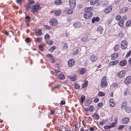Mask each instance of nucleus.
<instances>
[{"label": "nucleus", "mask_w": 131, "mask_h": 131, "mask_svg": "<svg viewBox=\"0 0 131 131\" xmlns=\"http://www.w3.org/2000/svg\"><path fill=\"white\" fill-rule=\"evenodd\" d=\"M39 49L41 51L43 50V48L41 45L40 46H39Z\"/></svg>", "instance_id": "64"}, {"label": "nucleus", "mask_w": 131, "mask_h": 131, "mask_svg": "<svg viewBox=\"0 0 131 131\" xmlns=\"http://www.w3.org/2000/svg\"><path fill=\"white\" fill-rule=\"evenodd\" d=\"M89 107H90L89 108V110L91 112H92L93 108V106H90Z\"/></svg>", "instance_id": "51"}, {"label": "nucleus", "mask_w": 131, "mask_h": 131, "mask_svg": "<svg viewBox=\"0 0 131 131\" xmlns=\"http://www.w3.org/2000/svg\"><path fill=\"white\" fill-rule=\"evenodd\" d=\"M74 87L76 89H78L80 88V86L77 84H75L74 85Z\"/></svg>", "instance_id": "37"}, {"label": "nucleus", "mask_w": 131, "mask_h": 131, "mask_svg": "<svg viewBox=\"0 0 131 131\" xmlns=\"http://www.w3.org/2000/svg\"><path fill=\"white\" fill-rule=\"evenodd\" d=\"M99 101V99L98 98H96L94 100V101L95 102H97Z\"/></svg>", "instance_id": "59"}, {"label": "nucleus", "mask_w": 131, "mask_h": 131, "mask_svg": "<svg viewBox=\"0 0 131 131\" xmlns=\"http://www.w3.org/2000/svg\"><path fill=\"white\" fill-rule=\"evenodd\" d=\"M124 22L123 20L120 21L118 23V25L121 27H122L124 25Z\"/></svg>", "instance_id": "27"}, {"label": "nucleus", "mask_w": 131, "mask_h": 131, "mask_svg": "<svg viewBox=\"0 0 131 131\" xmlns=\"http://www.w3.org/2000/svg\"><path fill=\"white\" fill-rule=\"evenodd\" d=\"M121 16L119 15H117L115 17L116 20L117 21H119L121 19Z\"/></svg>", "instance_id": "36"}, {"label": "nucleus", "mask_w": 131, "mask_h": 131, "mask_svg": "<svg viewBox=\"0 0 131 131\" xmlns=\"http://www.w3.org/2000/svg\"><path fill=\"white\" fill-rule=\"evenodd\" d=\"M55 3L57 5H60L62 4V2H61L60 0H57L55 1Z\"/></svg>", "instance_id": "34"}, {"label": "nucleus", "mask_w": 131, "mask_h": 131, "mask_svg": "<svg viewBox=\"0 0 131 131\" xmlns=\"http://www.w3.org/2000/svg\"><path fill=\"white\" fill-rule=\"evenodd\" d=\"M46 42L49 45H52L53 43V41L50 39H48L46 41Z\"/></svg>", "instance_id": "33"}, {"label": "nucleus", "mask_w": 131, "mask_h": 131, "mask_svg": "<svg viewBox=\"0 0 131 131\" xmlns=\"http://www.w3.org/2000/svg\"><path fill=\"white\" fill-rule=\"evenodd\" d=\"M86 70L84 68H81L80 70V74H84L85 73Z\"/></svg>", "instance_id": "28"}, {"label": "nucleus", "mask_w": 131, "mask_h": 131, "mask_svg": "<svg viewBox=\"0 0 131 131\" xmlns=\"http://www.w3.org/2000/svg\"><path fill=\"white\" fill-rule=\"evenodd\" d=\"M97 31L100 34H102V33L103 31V27L101 26H99V27L97 28Z\"/></svg>", "instance_id": "16"}, {"label": "nucleus", "mask_w": 131, "mask_h": 131, "mask_svg": "<svg viewBox=\"0 0 131 131\" xmlns=\"http://www.w3.org/2000/svg\"><path fill=\"white\" fill-rule=\"evenodd\" d=\"M58 78L61 79H64L65 77L64 75L62 74H59L58 75Z\"/></svg>", "instance_id": "25"}, {"label": "nucleus", "mask_w": 131, "mask_h": 131, "mask_svg": "<svg viewBox=\"0 0 131 131\" xmlns=\"http://www.w3.org/2000/svg\"><path fill=\"white\" fill-rule=\"evenodd\" d=\"M90 60L93 62H95L97 59L96 57L94 54L90 56Z\"/></svg>", "instance_id": "11"}, {"label": "nucleus", "mask_w": 131, "mask_h": 131, "mask_svg": "<svg viewBox=\"0 0 131 131\" xmlns=\"http://www.w3.org/2000/svg\"><path fill=\"white\" fill-rule=\"evenodd\" d=\"M92 12H90V13H85L84 15V17L86 19H89L91 17L92 15Z\"/></svg>", "instance_id": "10"}, {"label": "nucleus", "mask_w": 131, "mask_h": 131, "mask_svg": "<svg viewBox=\"0 0 131 131\" xmlns=\"http://www.w3.org/2000/svg\"><path fill=\"white\" fill-rule=\"evenodd\" d=\"M93 10V8L92 7H89L86 8L85 9V13H90L92 12V11Z\"/></svg>", "instance_id": "15"}, {"label": "nucleus", "mask_w": 131, "mask_h": 131, "mask_svg": "<svg viewBox=\"0 0 131 131\" xmlns=\"http://www.w3.org/2000/svg\"><path fill=\"white\" fill-rule=\"evenodd\" d=\"M119 61H118L117 60L114 61L110 62L109 63V64L110 66L114 65L117 63Z\"/></svg>", "instance_id": "24"}, {"label": "nucleus", "mask_w": 131, "mask_h": 131, "mask_svg": "<svg viewBox=\"0 0 131 131\" xmlns=\"http://www.w3.org/2000/svg\"><path fill=\"white\" fill-rule=\"evenodd\" d=\"M25 41L29 43L31 41V40L28 37L25 39Z\"/></svg>", "instance_id": "45"}, {"label": "nucleus", "mask_w": 131, "mask_h": 131, "mask_svg": "<svg viewBox=\"0 0 131 131\" xmlns=\"http://www.w3.org/2000/svg\"><path fill=\"white\" fill-rule=\"evenodd\" d=\"M70 80L73 81H74L76 80V78L74 77H70Z\"/></svg>", "instance_id": "43"}, {"label": "nucleus", "mask_w": 131, "mask_h": 131, "mask_svg": "<svg viewBox=\"0 0 131 131\" xmlns=\"http://www.w3.org/2000/svg\"><path fill=\"white\" fill-rule=\"evenodd\" d=\"M125 83L126 84H128L131 82V76H128L127 77L124 81Z\"/></svg>", "instance_id": "9"}, {"label": "nucleus", "mask_w": 131, "mask_h": 131, "mask_svg": "<svg viewBox=\"0 0 131 131\" xmlns=\"http://www.w3.org/2000/svg\"><path fill=\"white\" fill-rule=\"evenodd\" d=\"M124 127V126L123 125H120L119 126L118 128V129H121L123 128Z\"/></svg>", "instance_id": "62"}, {"label": "nucleus", "mask_w": 131, "mask_h": 131, "mask_svg": "<svg viewBox=\"0 0 131 131\" xmlns=\"http://www.w3.org/2000/svg\"><path fill=\"white\" fill-rule=\"evenodd\" d=\"M103 105V103L102 102L99 103L97 104V106L99 107H102Z\"/></svg>", "instance_id": "49"}, {"label": "nucleus", "mask_w": 131, "mask_h": 131, "mask_svg": "<svg viewBox=\"0 0 131 131\" xmlns=\"http://www.w3.org/2000/svg\"><path fill=\"white\" fill-rule=\"evenodd\" d=\"M75 50L73 52V53L74 54H77L78 52V49L76 48L75 49Z\"/></svg>", "instance_id": "55"}, {"label": "nucleus", "mask_w": 131, "mask_h": 131, "mask_svg": "<svg viewBox=\"0 0 131 131\" xmlns=\"http://www.w3.org/2000/svg\"><path fill=\"white\" fill-rule=\"evenodd\" d=\"M116 126V123L114 122H113L111 123L110 125V127H113Z\"/></svg>", "instance_id": "46"}, {"label": "nucleus", "mask_w": 131, "mask_h": 131, "mask_svg": "<svg viewBox=\"0 0 131 131\" xmlns=\"http://www.w3.org/2000/svg\"><path fill=\"white\" fill-rule=\"evenodd\" d=\"M85 99V96L84 95H81V101L82 103L84 101V100Z\"/></svg>", "instance_id": "38"}, {"label": "nucleus", "mask_w": 131, "mask_h": 131, "mask_svg": "<svg viewBox=\"0 0 131 131\" xmlns=\"http://www.w3.org/2000/svg\"><path fill=\"white\" fill-rule=\"evenodd\" d=\"M50 36L48 34H46V35L45 36V38L46 39H49L50 38Z\"/></svg>", "instance_id": "48"}, {"label": "nucleus", "mask_w": 131, "mask_h": 131, "mask_svg": "<svg viewBox=\"0 0 131 131\" xmlns=\"http://www.w3.org/2000/svg\"><path fill=\"white\" fill-rule=\"evenodd\" d=\"M97 0H91L90 2L91 4L92 5L95 4L97 2Z\"/></svg>", "instance_id": "31"}, {"label": "nucleus", "mask_w": 131, "mask_h": 131, "mask_svg": "<svg viewBox=\"0 0 131 131\" xmlns=\"http://www.w3.org/2000/svg\"><path fill=\"white\" fill-rule=\"evenodd\" d=\"M59 72H60V71L59 70H55L53 74L56 76L57 73Z\"/></svg>", "instance_id": "42"}, {"label": "nucleus", "mask_w": 131, "mask_h": 131, "mask_svg": "<svg viewBox=\"0 0 131 131\" xmlns=\"http://www.w3.org/2000/svg\"><path fill=\"white\" fill-rule=\"evenodd\" d=\"M112 7L110 6L108 7L104 10V13H109L110 11H111L112 9Z\"/></svg>", "instance_id": "13"}, {"label": "nucleus", "mask_w": 131, "mask_h": 131, "mask_svg": "<svg viewBox=\"0 0 131 131\" xmlns=\"http://www.w3.org/2000/svg\"><path fill=\"white\" fill-rule=\"evenodd\" d=\"M125 110L126 112L128 113H129L131 112V108L129 107H126L125 108Z\"/></svg>", "instance_id": "30"}, {"label": "nucleus", "mask_w": 131, "mask_h": 131, "mask_svg": "<svg viewBox=\"0 0 131 131\" xmlns=\"http://www.w3.org/2000/svg\"><path fill=\"white\" fill-rule=\"evenodd\" d=\"M128 8L127 7H125L121 9L120 10V12L123 13H125L127 11Z\"/></svg>", "instance_id": "23"}, {"label": "nucleus", "mask_w": 131, "mask_h": 131, "mask_svg": "<svg viewBox=\"0 0 131 131\" xmlns=\"http://www.w3.org/2000/svg\"><path fill=\"white\" fill-rule=\"evenodd\" d=\"M35 35L37 36H40L42 34L41 30L40 29H36L35 31Z\"/></svg>", "instance_id": "12"}, {"label": "nucleus", "mask_w": 131, "mask_h": 131, "mask_svg": "<svg viewBox=\"0 0 131 131\" xmlns=\"http://www.w3.org/2000/svg\"><path fill=\"white\" fill-rule=\"evenodd\" d=\"M17 3L19 4L20 5L22 3L21 0H17Z\"/></svg>", "instance_id": "57"}, {"label": "nucleus", "mask_w": 131, "mask_h": 131, "mask_svg": "<svg viewBox=\"0 0 131 131\" xmlns=\"http://www.w3.org/2000/svg\"><path fill=\"white\" fill-rule=\"evenodd\" d=\"M35 3V2L33 0H29L28 3L29 4L31 5Z\"/></svg>", "instance_id": "40"}, {"label": "nucleus", "mask_w": 131, "mask_h": 131, "mask_svg": "<svg viewBox=\"0 0 131 131\" xmlns=\"http://www.w3.org/2000/svg\"><path fill=\"white\" fill-rule=\"evenodd\" d=\"M56 48V47L54 46H53L52 47H51V49H50V51H53Z\"/></svg>", "instance_id": "54"}, {"label": "nucleus", "mask_w": 131, "mask_h": 131, "mask_svg": "<svg viewBox=\"0 0 131 131\" xmlns=\"http://www.w3.org/2000/svg\"><path fill=\"white\" fill-rule=\"evenodd\" d=\"M46 56L48 57H50V59L51 58L53 57L50 54H48L46 55Z\"/></svg>", "instance_id": "58"}, {"label": "nucleus", "mask_w": 131, "mask_h": 131, "mask_svg": "<svg viewBox=\"0 0 131 131\" xmlns=\"http://www.w3.org/2000/svg\"><path fill=\"white\" fill-rule=\"evenodd\" d=\"M110 105L112 107H113L114 106L115 104L113 102L110 103Z\"/></svg>", "instance_id": "61"}, {"label": "nucleus", "mask_w": 131, "mask_h": 131, "mask_svg": "<svg viewBox=\"0 0 131 131\" xmlns=\"http://www.w3.org/2000/svg\"><path fill=\"white\" fill-rule=\"evenodd\" d=\"M105 122H104V121H102V122H100V124L101 125H103L104 124H105Z\"/></svg>", "instance_id": "63"}, {"label": "nucleus", "mask_w": 131, "mask_h": 131, "mask_svg": "<svg viewBox=\"0 0 131 131\" xmlns=\"http://www.w3.org/2000/svg\"><path fill=\"white\" fill-rule=\"evenodd\" d=\"M119 48V46L118 45H116L114 47L113 49L115 51H117L118 50Z\"/></svg>", "instance_id": "32"}, {"label": "nucleus", "mask_w": 131, "mask_h": 131, "mask_svg": "<svg viewBox=\"0 0 131 131\" xmlns=\"http://www.w3.org/2000/svg\"><path fill=\"white\" fill-rule=\"evenodd\" d=\"M61 13V10L59 9L54 11V13L56 16H58L60 15Z\"/></svg>", "instance_id": "14"}, {"label": "nucleus", "mask_w": 131, "mask_h": 131, "mask_svg": "<svg viewBox=\"0 0 131 131\" xmlns=\"http://www.w3.org/2000/svg\"><path fill=\"white\" fill-rule=\"evenodd\" d=\"M41 39L39 38H37L35 39V41H37L38 42H40L41 40Z\"/></svg>", "instance_id": "52"}, {"label": "nucleus", "mask_w": 131, "mask_h": 131, "mask_svg": "<svg viewBox=\"0 0 131 131\" xmlns=\"http://www.w3.org/2000/svg\"><path fill=\"white\" fill-rule=\"evenodd\" d=\"M131 25V19L128 20L126 23V26L127 27H129Z\"/></svg>", "instance_id": "35"}, {"label": "nucleus", "mask_w": 131, "mask_h": 131, "mask_svg": "<svg viewBox=\"0 0 131 131\" xmlns=\"http://www.w3.org/2000/svg\"><path fill=\"white\" fill-rule=\"evenodd\" d=\"M126 105V103H123V105H122L121 106V108H124V107L125 108V107H126L125 106Z\"/></svg>", "instance_id": "53"}, {"label": "nucleus", "mask_w": 131, "mask_h": 131, "mask_svg": "<svg viewBox=\"0 0 131 131\" xmlns=\"http://www.w3.org/2000/svg\"><path fill=\"white\" fill-rule=\"evenodd\" d=\"M68 48V46L66 43H65L63 45V48L64 49H66Z\"/></svg>", "instance_id": "47"}, {"label": "nucleus", "mask_w": 131, "mask_h": 131, "mask_svg": "<svg viewBox=\"0 0 131 131\" xmlns=\"http://www.w3.org/2000/svg\"><path fill=\"white\" fill-rule=\"evenodd\" d=\"M118 56V54L117 53H115L112 54L111 55L112 59L114 60L117 58Z\"/></svg>", "instance_id": "19"}, {"label": "nucleus", "mask_w": 131, "mask_h": 131, "mask_svg": "<svg viewBox=\"0 0 131 131\" xmlns=\"http://www.w3.org/2000/svg\"><path fill=\"white\" fill-rule=\"evenodd\" d=\"M107 83L106 81V77L104 76L101 81V86L102 88H104L107 85Z\"/></svg>", "instance_id": "2"}, {"label": "nucleus", "mask_w": 131, "mask_h": 131, "mask_svg": "<svg viewBox=\"0 0 131 131\" xmlns=\"http://www.w3.org/2000/svg\"><path fill=\"white\" fill-rule=\"evenodd\" d=\"M125 74V71L124 70H122L118 72L117 75L119 77L121 78L124 76Z\"/></svg>", "instance_id": "6"}, {"label": "nucleus", "mask_w": 131, "mask_h": 131, "mask_svg": "<svg viewBox=\"0 0 131 131\" xmlns=\"http://www.w3.org/2000/svg\"><path fill=\"white\" fill-rule=\"evenodd\" d=\"M73 12V10L72 8L69 9L67 8L66 11V13L67 14H70L72 13Z\"/></svg>", "instance_id": "22"}, {"label": "nucleus", "mask_w": 131, "mask_h": 131, "mask_svg": "<svg viewBox=\"0 0 131 131\" xmlns=\"http://www.w3.org/2000/svg\"><path fill=\"white\" fill-rule=\"evenodd\" d=\"M117 85L118 84L117 83H114L112 85V87L113 88H115L117 86Z\"/></svg>", "instance_id": "39"}, {"label": "nucleus", "mask_w": 131, "mask_h": 131, "mask_svg": "<svg viewBox=\"0 0 131 131\" xmlns=\"http://www.w3.org/2000/svg\"><path fill=\"white\" fill-rule=\"evenodd\" d=\"M73 26L75 28H79L82 27V25L80 22H78L74 23Z\"/></svg>", "instance_id": "8"}, {"label": "nucleus", "mask_w": 131, "mask_h": 131, "mask_svg": "<svg viewBox=\"0 0 131 131\" xmlns=\"http://www.w3.org/2000/svg\"><path fill=\"white\" fill-rule=\"evenodd\" d=\"M127 63V61L125 60H123L119 62V65L121 66H124Z\"/></svg>", "instance_id": "17"}, {"label": "nucleus", "mask_w": 131, "mask_h": 131, "mask_svg": "<svg viewBox=\"0 0 131 131\" xmlns=\"http://www.w3.org/2000/svg\"><path fill=\"white\" fill-rule=\"evenodd\" d=\"M92 117L94 119H95L97 120L99 119L100 116L99 115L97 114H94L92 115Z\"/></svg>", "instance_id": "18"}, {"label": "nucleus", "mask_w": 131, "mask_h": 131, "mask_svg": "<svg viewBox=\"0 0 131 131\" xmlns=\"http://www.w3.org/2000/svg\"><path fill=\"white\" fill-rule=\"evenodd\" d=\"M100 20V18L98 17H94L92 19V23H94L95 21L97 22Z\"/></svg>", "instance_id": "20"}, {"label": "nucleus", "mask_w": 131, "mask_h": 131, "mask_svg": "<svg viewBox=\"0 0 131 131\" xmlns=\"http://www.w3.org/2000/svg\"><path fill=\"white\" fill-rule=\"evenodd\" d=\"M131 54V50L130 51L126 54V57H128Z\"/></svg>", "instance_id": "56"}, {"label": "nucleus", "mask_w": 131, "mask_h": 131, "mask_svg": "<svg viewBox=\"0 0 131 131\" xmlns=\"http://www.w3.org/2000/svg\"><path fill=\"white\" fill-rule=\"evenodd\" d=\"M88 81H85L83 84H82V87L83 88H85L88 85Z\"/></svg>", "instance_id": "26"}, {"label": "nucleus", "mask_w": 131, "mask_h": 131, "mask_svg": "<svg viewBox=\"0 0 131 131\" xmlns=\"http://www.w3.org/2000/svg\"><path fill=\"white\" fill-rule=\"evenodd\" d=\"M50 61L52 63H53L55 62V60L53 58V57L50 59Z\"/></svg>", "instance_id": "50"}, {"label": "nucleus", "mask_w": 131, "mask_h": 131, "mask_svg": "<svg viewBox=\"0 0 131 131\" xmlns=\"http://www.w3.org/2000/svg\"><path fill=\"white\" fill-rule=\"evenodd\" d=\"M99 95L101 96H104L105 95L104 93L103 92H100L99 93Z\"/></svg>", "instance_id": "41"}, {"label": "nucleus", "mask_w": 131, "mask_h": 131, "mask_svg": "<svg viewBox=\"0 0 131 131\" xmlns=\"http://www.w3.org/2000/svg\"><path fill=\"white\" fill-rule=\"evenodd\" d=\"M69 3L70 6L71 8L75 7L76 6V2L75 0H69Z\"/></svg>", "instance_id": "5"}, {"label": "nucleus", "mask_w": 131, "mask_h": 131, "mask_svg": "<svg viewBox=\"0 0 131 131\" xmlns=\"http://www.w3.org/2000/svg\"><path fill=\"white\" fill-rule=\"evenodd\" d=\"M80 126V125H79V126L77 125H75V128L77 129H76V130H77L79 129Z\"/></svg>", "instance_id": "60"}, {"label": "nucleus", "mask_w": 131, "mask_h": 131, "mask_svg": "<svg viewBox=\"0 0 131 131\" xmlns=\"http://www.w3.org/2000/svg\"><path fill=\"white\" fill-rule=\"evenodd\" d=\"M50 23L51 25L56 26L58 23L57 20L54 18H52L50 20Z\"/></svg>", "instance_id": "4"}, {"label": "nucleus", "mask_w": 131, "mask_h": 131, "mask_svg": "<svg viewBox=\"0 0 131 131\" xmlns=\"http://www.w3.org/2000/svg\"><path fill=\"white\" fill-rule=\"evenodd\" d=\"M127 43L125 40H123L121 42V48L123 49H126L127 47Z\"/></svg>", "instance_id": "3"}, {"label": "nucleus", "mask_w": 131, "mask_h": 131, "mask_svg": "<svg viewBox=\"0 0 131 131\" xmlns=\"http://www.w3.org/2000/svg\"><path fill=\"white\" fill-rule=\"evenodd\" d=\"M92 101L90 100H87L84 103L85 105L87 106L89 105L91 102Z\"/></svg>", "instance_id": "29"}, {"label": "nucleus", "mask_w": 131, "mask_h": 131, "mask_svg": "<svg viewBox=\"0 0 131 131\" xmlns=\"http://www.w3.org/2000/svg\"><path fill=\"white\" fill-rule=\"evenodd\" d=\"M41 8L39 4H37L34 5L31 8V11L33 13L37 12Z\"/></svg>", "instance_id": "1"}, {"label": "nucleus", "mask_w": 131, "mask_h": 131, "mask_svg": "<svg viewBox=\"0 0 131 131\" xmlns=\"http://www.w3.org/2000/svg\"><path fill=\"white\" fill-rule=\"evenodd\" d=\"M75 61L73 59H71L69 60L68 62V64L69 67H72L74 64Z\"/></svg>", "instance_id": "7"}, {"label": "nucleus", "mask_w": 131, "mask_h": 131, "mask_svg": "<svg viewBox=\"0 0 131 131\" xmlns=\"http://www.w3.org/2000/svg\"><path fill=\"white\" fill-rule=\"evenodd\" d=\"M129 119L128 117H125L123 118V123L124 124L127 123L129 122Z\"/></svg>", "instance_id": "21"}, {"label": "nucleus", "mask_w": 131, "mask_h": 131, "mask_svg": "<svg viewBox=\"0 0 131 131\" xmlns=\"http://www.w3.org/2000/svg\"><path fill=\"white\" fill-rule=\"evenodd\" d=\"M44 27L45 28L47 29L50 30V27L47 25H45L44 26Z\"/></svg>", "instance_id": "44"}]
</instances>
